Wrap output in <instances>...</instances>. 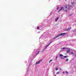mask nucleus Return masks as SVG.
<instances>
[{"label": "nucleus", "instance_id": "nucleus-1", "mask_svg": "<svg viewBox=\"0 0 76 76\" xmlns=\"http://www.w3.org/2000/svg\"><path fill=\"white\" fill-rule=\"evenodd\" d=\"M66 33H61L58 34V37H60V36H62V37H63V36H64V35H66Z\"/></svg>", "mask_w": 76, "mask_h": 76}, {"label": "nucleus", "instance_id": "nucleus-2", "mask_svg": "<svg viewBox=\"0 0 76 76\" xmlns=\"http://www.w3.org/2000/svg\"><path fill=\"white\" fill-rule=\"evenodd\" d=\"M67 53H70V49L67 48Z\"/></svg>", "mask_w": 76, "mask_h": 76}, {"label": "nucleus", "instance_id": "nucleus-3", "mask_svg": "<svg viewBox=\"0 0 76 76\" xmlns=\"http://www.w3.org/2000/svg\"><path fill=\"white\" fill-rule=\"evenodd\" d=\"M42 60H40L39 61H38L36 63V64H39V63L41 62V61H42Z\"/></svg>", "mask_w": 76, "mask_h": 76}, {"label": "nucleus", "instance_id": "nucleus-4", "mask_svg": "<svg viewBox=\"0 0 76 76\" xmlns=\"http://www.w3.org/2000/svg\"><path fill=\"white\" fill-rule=\"evenodd\" d=\"M59 19V17H57L55 19V21L56 22H57V21L58 19Z\"/></svg>", "mask_w": 76, "mask_h": 76}, {"label": "nucleus", "instance_id": "nucleus-5", "mask_svg": "<svg viewBox=\"0 0 76 76\" xmlns=\"http://www.w3.org/2000/svg\"><path fill=\"white\" fill-rule=\"evenodd\" d=\"M63 8H64L63 7H61V9L59 10V12L61 11V10H62V9H63Z\"/></svg>", "mask_w": 76, "mask_h": 76}, {"label": "nucleus", "instance_id": "nucleus-6", "mask_svg": "<svg viewBox=\"0 0 76 76\" xmlns=\"http://www.w3.org/2000/svg\"><path fill=\"white\" fill-rule=\"evenodd\" d=\"M57 37H58V36H57L56 37H55L54 38H53V39H55L56 38H57Z\"/></svg>", "mask_w": 76, "mask_h": 76}, {"label": "nucleus", "instance_id": "nucleus-7", "mask_svg": "<svg viewBox=\"0 0 76 76\" xmlns=\"http://www.w3.org/2000/svg\"><path fill=\"white\" fill-rule=\"evenodd\" d=\"M70 29H71V27H70L69 28H68V29H67V31H69L70 30Z\"/></svg>", "mask_w": 76, "mask_h": 76}, {"label": "nucleus", "instance_id": "nucleus-8", "mask_svg": "<svg viewBox=\"0 0 76 76\" xmlns=\"http://www.w3.org/2000/svg\"><path fill=\"white\" fill-rule=\"evenodd\" d=\"M60 73V72H58L56 73V75H58Z\"/></svg>", "mask_w": 76, "mask_h": 76}, {"label": "nucleus", "instance_id": "nucleus-9", "mask_svg": "<svg viewBox=\"0 0 76 76\" xmlns=\"http://www.w3.org/2000/svg\"><path fill=\"white\" fill-rule=\"evenodd\" d=\"M39 51H38V53H37L36 55H37L38 54H39Z\"/></svg>", "mask_w": 76, "mask_h": 76}, {"label": "nucleus", "instance_id": "nucleus-10", "mask_svg": "<svg viewBox=\"0 0 76 76\" xmlns=\"http://www.w3.org/2000/svg\"><path fill=\"white\" fill-rule=\"evenodd\" d=\"M59 56H60V57H61L62 56H63V55L62 54H60Z\"/></svg>", "mask_w": 76, "mask_h": 76}, {"label": "nucleus", "instance_id": "nucleus-11", "mask_svg": "<svg viewBox=\"0 0 76 76\" xmlns=\"http://www.w3.org/2000/svg\"><path fill=\"white\" fill-rule=\"evenodd\" d=\"M51 61H53V59L50 60L49 61V63H50Z\"/></svg>", "mask_w": 76, "mask_h": 76}, {"label": "nucleus", "instance_id": "nucleus-12", "mask_svg": "<svg viewBox=\"0 0 76 76\" xmlns=\"http://www.w3.org/2000/svg\"><path fill=\"white\" fill-rule=\"evenodd\" d=\"M62 49H63V50H66V48H62Z\"/></svg>", "mask_w": 76, "mask_h": 76}, {"label": "nucleus", "instance_id": "nucleus-13", "mask_svg": "<svg viewBox=\"0 0 76 76\" xmlns=\"http://www.w3.org/2000/svg\"><path fill=\"white\" fill-rule=\"evenodd\" d=\"M61 59H64V57H61Z\"/></svg>", "mask_w": 76, "mask_h": 76}, {"label": "nucleus", "instance_id": "nucleus-14", "mask_svg": "<svg viewBox=\"0 0 76 76\" xmlns=\"http://www.w3.org/2000/svg\"><path fill=\"white\" fill-rule=\"evenodd\" d=\"M37 29H39V27L38 26L37 27Z\"/></svg>", "mask_w": 76, "mask_h": 76}, {"label": "nucleus", "instance_id": "nucleus-15", "mask_svg": "<svg viewBox=\"0 0 76 76\" xmlns=\"http://www.w3.org/2000/svg\"><path fill=\"white\" fill-rule=\"evenodd\" d=\"M58 68H56L55 69V70H58Z\"/></svg>", "mask_w": 76, "mask_h": 76}, {"label": "nucleus", "instance_id": "nucleus-16", "mask_svg": "<svg viewBox=\"0 0 76 76\" xmlns=\"http://www.w3.org/2000/svg\"><path fill=\"white\" fill-rule=\"evenodd\" d=\"M64 58H66V57H67V56H64Z\"/></svg>", "mask_w": 76, "mask_h": 76}, {"label": "nucleus", "instance_id": "nucleus-17", "mask_svg": "<svg viewBox=\"0 0 76 76\" xmlns=\"http://www.w3.org/2000/svg\"><path fill=\"white\" fill-rule=\"evenodd\" d=\"M47 47H46V46H45V47L44 48V49H46V48H47Z\"/></svg>", "mask_w": 76, "mask_h": 76}, {"label": "nucleus", "instance_id": "nucleus-18", "mask_svg": "<svg viewBox=\"0 0 76 76\" xmlns=\"http://www.w3.org/2000/svg\"><path fill=\"white\" fill-rule=\"evenodd\" d=\"M48 47V45H46V47H47H47Z\"/></svg>", "mask_w": 76, "mask_h": 76}, {"label": "nucleus", "instance_id": "nucleus-19", "mask_svg": "<svg viewBox=\"0 0 76 76\" xmlns=\"http://www.w3.org/2000/svg\"><path fill=\"white\" fill-rule=\"evenodd\" d=\"M50 45V43H49L48 44V46H49V45Z\"/></svg>", "mask_w": 76, "mask_h": 76}, {"label": "nucleus", "instance_id": "nucleus-20", "mask_svg": "<svg viewBox=\"0 0 76 76\" xmlns=\"http://www.w3.org/2000/svg\"><path fill=\"white\" fill-rule=\"evenodd\" d=\"M71 54H73V52H71Z\"/></svg>", "mask_w": 76, "mask_h": 76}, {"label": "nucleus", "instance_id": "nucleus-21", "mask_svg": "<svg viewBox=\"0 0 76 76\" xmlns=\"http://www.w3.org/2000/svg\"><path fill=\"white\" fill-rule=\"evenodd\" d=\"M59 9V7H57V9Z\"/></svg>", "mask_w": 76, "mask_h": 76}, {"label": "nucleus", "instance_id": "nucleus-22", "mask_svg": "<svg viewBox=\"0 0 76 76\" xmlns=\"http://www.w3.org/2000/svg\"><path fill=\"white\" fill-rule=\"evenodd\" d=\"M52 42H50V44H51V43H52Z\"/></svg>", "mask_w": 76, "mask_h": 76}, {"label": "nucleus", "instance_id": "nucleus-23", "mask_svg": "<svg viewBox=\"0 0 76 76\" xmlns=\"http://www.w3.org/2000/svg\"><path fill=\"white\" fill-rule=\"evenodd\" d=\"M58 56H57L56 57V59H57V58Z\"/></svg>", "mask_w": 76, "mask_h": 76}, {"label": "nucleus", "instance_id": "nucleus-24", "mask_svg": "<svg viewBox=\"0 0 76 76\" xmlns=\"http://www.w3.org/2000/svg\"><path fill=\"white\" fill-rule=\"evenodd\" d=\"M65 8H67V6L66 5L65 6Z\"/></svg>", "mask_w": 76, "mask_h": 76}, {"label": "nucleus", "instance_id": "nucleus-25", "mask_svg": "<svg viewBox=\"0 0 76 76\" xmlns=\"http://www.w3.org/2000/svg\"><path fill=\"white\" fill-rule=\"evenodd\" d=\"M68 60H69V59H67V61H68Z\"/></svg>", "mask_w": 76, "mask_h": 76}, {"label": "nucleus", "instance_id": "nucleus-26", "mask_svg": "<svg viewBox=\"0 0 76 76\" xmlns=\"http://www.w3.org/2000/svg\"><path fill=\"white\" fill-rule=\"evenodd\" d=\"M73 3H74V2L72 3V4H73Z\"/></svg>", "mask_w": 76, "mask_h": 76}, {"label": "nucleus", "instance_id": "nucleus-27", "mask_svg": "<svg viewBox=\"0 0 76 76\" xmlns=\"http://www.w3.org/2000/svg\"><path fill=\"white\" fill-rule=\"evenodd\" d=\"M64 73V72H63V73Z\"/></svg>", "mask_w": 76, "mask_h": 76}, {"label": "nucleus", "instance_id": "nucleus-28", "mask_svg": "<svg viewBox=\"0 0 76 76\" xmlns=\"http://www.w3.org/2000/svg\"><path fill=\"white\" fill-rule=\"evenodd\" d=\"M68 73V72H67V74Z\"/></svg>", "mask_w": 76, "mask_h": 76}, {"label": "nucleus", "instance_id": "nucleus-29", "mask_svg": "<svg viewBox=\"0 0 76 76\" xmlns=\"http://www.w3.org/2000/svg\"><path fill=\"white\" fill-rule=\"evenodd\" d=\"M60 70H61V68H60Z\"/></svg>", "mask_w": 76, "mask_h": 76}, {"label": "nucleus", "instance_id": "nucleus-30", "mask_svg": "<svg viewBox=\"0 0 76 76\" xmlns=\"http://www.w3.org/2000/svg\"><path fill=\"white\" fill-rule=\"evenodd\" d=\"M66 73H67V71H66Z\"/></svg>", "mask_w": 76, "mask_h": 76}, {"label": "nucleus", "instance_id": "nucleus-31", "mask_svg": "<svg viewBox=\"0 0 76 76\" xmlns=\"http://www.w3.org/2000/svg\"><path fill=\"white\" fill-rule=\"evenodd\" d=\"M55 76H56V75H55Z\"/></svg>", "mask_w": 76, "mask_h": 76}, {"label": "nucleus", "instance_id": "nucleus-32", "mask_svg": "<svg viewBox=\"0 0 76 76\" xmlns=\"http://www.w3.org/2000/svg\"><path fill=\"white\" fill-rule=\"evenodd\" d=\"M43 52V51H42V52Z\"/></svg>", "mask_w": 76, "mask_h": 76}, {"label": "nucleus", "instance_id": "nucleus-33", "mask_svg": "<svg viewBox=\"0 0 76 76\" xmlns=\"http://www.w3.org/2000/svg\"><path fill=\"white\" fill-rule=\"evenodd\" d=\"M64 31H66V30H65Z\"/></svg>", "mask_w": 76, "mask_h": 76}, {"label": "nucleus", "instance_id": "nucleus-34", "mask_svg": "<svg viewBox=\"0 0 76 76\" xmlns=\"http://www.w3.org/2000/svg\"><path fill=\"white\" fill-rule=\"evenodd\" d=\"M66 61H67V59H66Z\"/></svg>", "mask_w": 76, "mask_h": 76}]
</instances>
